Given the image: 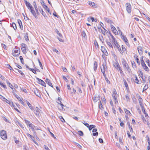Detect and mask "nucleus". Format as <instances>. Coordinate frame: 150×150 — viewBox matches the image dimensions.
<instances>
[{"instance_id": "obj_1", "label": "nucleus", "mask_w": 150, "mask_h": 150, "mask_svg": "<svg viewBox=\"0 0 150 150\" xmlns=\"http://www.w3.org/2000/svg\"><path fill=\"white\" fill-rule=\"evenodd\" d=\"M1 137L2 139L6 140L7 138L6 132L4 130H2L1 131Z\"/></svg>"}, {"instance_id": "obj_2", "label": "nucleus", "mask_w": 150, "mask_h": 150, "mask_svg": "<svg viewBox=\"0 0 150 150\" xmlns=\"http://www.w3.org/2000/svg\"><path fill=\"white\" fill-rule=\"evenodd\" d=\"M126 9L127 12L129 13H130L131 12V4L129 3L126 4Z\"/></svg>"}, {"instance_id": "obj_3", "label": "nucleus", "mask_w": 150, "mask_h": 150, "mask_svg": "<svg viewBox=\"0 0 150 150\" xmlns=\"http://www.w3.org/2000/svg\"><path fill=\"white\" fill-rule=\"evenodd\" d=\"M20 49L18 48V49L15 50L14 51V52L12 53V54L14 57H16L19 55L20 54Z\"/></svg>"}, {"instance_id": "obj_4", "label": "nucleus", "mask_w": 150, "mask_h": 150, "mask_svg": "<svg viewBox=\"0 0 150 150\" xmlns=\"http://www.w3.org/2000/svg\"><path fill=\"white\" fill-rule=\"evenodd\" d=\"M36 79L38 81V83L39 84L45 87L46 86V84L44 81L37 77H36Z\"/></svg>"}, {"instance_id": "obj_5", "label": "nucleus", "mask_w": 150, "mask_h": 150, "mask_svg": "<svg viewBox=\"0 0 150 150\" xmlns=\"http://www.w3.org/2000/svg\"><path fill=\"white\" fill-rule=\"evenodd\" d=\"M34 92L35 95L40 98H41V96L40 94V91L39 90L36 88L34 90Z\"/></svg>"}, {"instance_id": "obj_6", "label": "nucleus", "mask_w": 150, "mask_h": 150, "mask_svg": "<svg viewBox=\"0 0 150 150\" xmlns=\"http://www.w3.org/2000/svg\"><path fill=\"white\" fill-rule=\"evenodd\" d=\"M111 28L112 31L115 35H117L118 34V33L117 32L116 29L113 25H111Z\"/></svg>"}, {"instance_id": "obj_7", "label": "nucleus", "mask_w": 150, "mask_h": 150, "mask_svg": "<svg viewBox=\"0 0 150 150\" xmlns=\"http://www.w3.org/2000/svg\"><path fill=\"white\" fill-rule=\"evenodd\" d=\"M101 50L102 52H103V54H105V55L106 56L108 55V52H107L106 50L104 47H103L102 46H101Z\"/></svg>"}, {"instance_id": "obj_8", "label": "nucleus", "mask_w": 150, "mask_h": 150, "mask_svg": "<svg viewBox=\"0 0 150 150\" xmlns=\"http://www.w3.org/2000/svg\"><path fill=\"white\" fill-rule=\"evenodd\" d=\"M122 63L124 68L128 66L125 59L123 58L122 59Z\"/></svg>"}, {"instance_id": "obj_9", "label": "nucleus", "mask_w": 150, "mask_h": 150, "mask_svg": "<svg viewBox=\"0 0 150 150\" xmlns=\"http://www.w3.org/2000/svg\"><path fill=\"white\" fill-rule=\"evenodd\" d=\"M137 50L139 54L142 55V48L141 46H139L138 47Z\"/></svg>"}, {"instance_id": "obj_10", "label": "nucleus", "mask_w": 150, "mask_h": 150, "mask_svg": "<svg viewBox=\"0 0 150 150\" xmlns=\"http://www.w3.org/2000/svg\"><path fill=\"white\" fill-rule=\"evenodd\" d=\"M117 95L116 90L114 89L112 94V96L113 98L114 99L115 98H117Z\"/></svg>"}, {"instance_id": "obj_11", "label": "nucleus", "mask_w": 150, "mask_h": 150, "mask_svg": "<svg viewBox=\"0 0 150 150\" xmlns=\"http://www.w3.org/2000/svg\"><path fill=\"white\" fill-rule=\"evenodd\" d=\"M114 47H116L117 49L120 52V50H121V48L120 45L118 44L117 41L116 42L114 43Z\"/></svg>"}, {"instance_id": "obj_12", "label": "nucleus", "mask_w": 150, "mask_h": 150, "mask_svg": "<svg viewBox=\"0 0 150 150\" xmlns=\"http://www.w3.org/2000/svg\"><path fill=\"white\" fill-rule=\"evenodd\" d=\"M31 13L33 15L34 17L36 18H38L37 16L36 12L34 11V8L32 9L30 11Z\"/></svg>"}, {"instance_id": "obj_13", "label": "nucleus", "mask_w": 150, "mask_h": 150, "mask_svg": "<svg viewBox=\"0 0 150 150\" xmlns=\"http://www.w3.org/2000/svg\"><path fill=\"white\" fill-rule=\"evenodd\" d=\"M45 82L48 85L50 86L53 87V86L51 82H50V80L49 79H46V80L45 81Z\"/></svg>"}, {"instance_id": "obj_14", "label": "nucleus", "mask_w": 150, "mask_h": 150, "mask_svg": "<svg viewBox=\"0 0 150 150\" xmlns=\"http://www.w3.org/2000/svg\"><path fill=\"white\" fill-rule=\"evenodd\" d=\"M122 50L121 49V50H120V52L122 54H123L124 52L125 51H127V49L126 48H125V47L123 45H122Z\"/></svg>"}, {"instance_id": "obj_15", "label": "nucleus", "mask_w": 150, "mask_h": 150, "mask_svg": "<svg viewBox=\"0 0 150 150\" xmlns=\"http://www.w3.org/2000/svg\"><path fill=\"white\" fill-rule=\"evenodd\" d=\"M39 10L41 11V13L42 15L45 17V18H46V17H47V16L45 13L43 11L42 8L40 7V9L39 8Z\"/></svg>"}, {"instance_id": "obj_16", "label": "nucleus", "mask_w": 150, "mask_h": 150, "mask_svg": "<svg viewBox=\"0 0 150 150\" xmlns=\"http://www.w3.org/2000/svg\"><path fill=\"white\" fill-rule=\"evenodd\" d=\"M27 104L28 105V106L29 108L30 109L32 110H34V108L30 104V103L28 101H26Z\"/></svg>"}, {"instance_id": "obj_17", "label": "nucleus", "mask_w": 150, "mask_h": 150, "mask_svg": "<svg viewBox=\"0 0 150 150\" xmlns=\"http://www.w3.org/2000/svg\"><path fill=\"white\" fill-rule=\"evenodd\" d=\"M109 34H110V35L112 39V42H113L114 43L115 42H116L117 41L116 40L115 38L113 36V35H112V34L110 32H109Z\"/></svg>"}, {"instance_id": "obj_18", "label": "nucleus", "mask_w": 150, "mask_h": 150, "mask_svg": "<svg viewBox=\"0 0 150 150\" xmlns=\"http://www.w3.org/2000/svg\"><path fill=\"white\" fill-rule=\"evenodd\" d=\"M100 97L99 96H94V98L93 99V101L96 102L98 100L100 99Z\"/></svg>"}, {"instance_id": "obj_19", "label": "nucleus", "mask_w": 150, "mask_h": 150, "mask_svg": "<svg viewBox=\"0 0 150 150\" xmlns=\"http://www.w3.org/2000/svg\"><path fill=\"white\" fill-rule=\"evenodd\" d=\"M93 69L95 71H96L97 69V67H98V64L97 63L96 61H94L93 63Z\"/></svg>"}, {"instance_id": "obj_20", "label": "nucleus", "mask_w": 150, "mask_h": 150, "mask_svg": "<svg viewBox=\"0 0 150 150\" xmlns=\"http://www.w3.org/2000/svg\"><path fill=\"white\" fill-rule=\"evenodd\" d=\"M142 65L144 69L145 70V71H148L149 70V69L146 66V64L145 63L144 64H142Z\"/></svg>"}, {"instance_id": "obj_21", "label": "nucleus", "mask_w": 150, "mask_h": 150, "mask_svg": "<svg viewBox=\"0 0 150 150\" xmlns=\"http://www.w3.org/2000/svg\"><path fill=\"white\" fill-rule=\"evenodd\" d=\"M134 58L135 59H136V60L137 62V63L139 65H140V62L139 61V60L138 58L137 55L136 54H135L134 56Z\"/></svg>"}, {"instance_id": "obj_22", "label": "nucleus", "mask_w": 150, "mask_h": 150, "mask_svg": "<svg viewBox=\"0 0 150 150\" xmlns=\"http://www.w3.org/2000/svg\"><path fill=\"white\" fill-rule=\"evenodd\" d=\"M11 27L13 28L14 30H16L17 29V27L16 24L14 23H12V24H10Z\"/></svg>"}, {"instance_id": "obj_23", "label": "nucleus", "mask_w": 150, "mask_h": 150, "mask_svg": "<svg viewBox=\"0 0 150 150\" xmlns=\"http://www.w3.org/2000/svg\"><path fill=\"white\" fill-rule=\"evenodd\" d=\"M24 1L27 8H28L29 6L31 5L30 3L29 2H28L26 0H24Z\"/></svg>"}, {"instance_id": "obj_24", "label": "nucleus", "mask_w": 150, "mask_h": 150, "mask_svg": "<svg viewBox=\"0 0 150 150\" xmlns=\"http://www.w3.org/2000/svg\"><path fill=\"white\" fill-rule=\"evenodd\" d=\"M127 125H128V127L130 129V132H133L132 128L131 126L130 123L129 122H127Z\"/></svg>"}, {"instance_id": "obj_25", "label": "nucleus", "mask_w": 150, "mask_h": 150, "mask_svg": "<svg viewBox=\"0 0 150 150\" xmlns=\"http://www.w3.org/2000/svg\"><path fill=\"white\" fill-rule=\"evenodd\" d=\"M21 49L22 52L24 54H25L27 52V49L26 48V47H21Z\"/></svg>"}, {"instance_id": "obj_26", "label": "nucleus", "mask_w": 150, "mask_h": 150, "mask_svg": "<svg viewBox=\"0 0 150 150\" xmlns=\"http://www.w3.org/2000/svg\"><path fill=\"white\" fill-rule=\"evenodd\" d=\"M104 19L105 21H107L108 23H110L111 24L112 23V21L111 20L109 19L108 18H107L105 17L104 18Z\"/></svg>"}, {"instance_id": "obj_27", "label": "nucleus", "mask_w": 150, "mask_h": 150, "mask_svg": "<svg viewBox=\"0 0 150 150\" xmlns=\"http://www.w3.org/2000/svg\"><path fill=\"white\" fill-rule=\"evenodd\" d=\"M114 67L117 69H118V68H119V67H120L119 64L118 62L115 63L114 64Z\"/></svg>"}, {"instance_id": "obj_28", "label": "nucleus", "mask_w": 150, "mask_h": 150, "mask_svg": "<svg viewBox=\"0 0 150 150\" xmlns=\"http://www.w3.org/2000/svg\"><path fill=\"white\" fill-rule=\"evenodd\" d=\"M29 127L31 128L33 131H34L35 130L34 128H35V126L32 124H30Z\"/></svg>"}, {"instance_id": "obj_29", "label": "nucleus", "mask_w": 150, "mask_h": 150, "mask_svg": "<svg viewBox=\"0 0 150 150\" xmlns=\"http://www.w3.org/2000/svg\"><path fill=\"white\" fill-rule=\"evenodd\" d=\"M106 42L107 43L109 47H110L112 48V49L113 48V47L112 45H111V43L110 42L108 41V40H107L106 41Z\"/></svg>"}, {"instance_id": "obj_30", "label": "nucleus", "mask_w": 150, "mask_h": 150, "mask_svg": "<svg viewBox=\"0 0 150 150\" xmlns=\"http://www.w3.org/2000/svg\"><path fill=\"white\" fill-rule=\"evenodd\" d=\"M123 81L124 83V84L125 86V87H126L127 89H129V87L126 81V80L125 79H123Z\"/></svg>"}, {"instance_id": "obj_31", "label": "nucleus", "mask_w": 150, "mask_h": 150, "mask_svg": "<svg viewBox=\"0 0 150 150\" xmlns=\"http://www.w3.org/2000/svg\"><path fill=\"white\" fill-rule=\"evenodd\" d=\"M96 126L95 125H89L88 128L89 130L90 131H91L92 129L94 128Z\"/></svg>"}, {"instance_id": "obj_32", "label": "nucleus", "mask_w": 150, "mask_h": 150, "mask_svg": "<svg viewBox=\"0 0 150 150\" xmlns=\"http://www.w3.org/2000/svg\"><path fill=\"white\" fill-rule=\"evenodd\" d=\"M122 39L125 42L126 41H128V40L126 36L123 35H122L121 37Z\"/></svg>"}, {"instance_id": "obj_33", "label": "nucleus", "mask_w": 150, "mask_h": 150, "mask_svg": "<svg viewBox=\"0 0 150 150\" xmlns=\"http://www.w3.org/2000/svg\"><path fill=\"white\" fill-rule=\"evenodd\" d=\"M148 84H146L144 87L143 89V91L142 92H143L145 91H146L147 90V89L148 88Z\"/></svg>"}, {"instance_id": "obj_34", "label": "nucleus", "mask_w": 150, "mask_h": 150, "mask_svg": "<svg viewBox=\"0 0 150 150\" xmlns=\"http://www.w3.org/2000/svg\"><path fill=\"white\" fill-rule=\"evenodd\" d=\"M138 71V73L139 74V75L141 77V78L144 77L143 74V73L142 72V71H141L140 70V69H139Z\"/></svg>"}, {"instance_id": "obj_35", "label": "nucleus", "mask_w": 150, "mask_h": 150, "mask_svg": "<svg viewBox=\"0 0 150 150\" xmlns=\"http://www.w3.org/2000/svg\"><path fill=\"white\" fill-rule=\"evenodd\" d=\"M11 104L12 105V107L14 108V109L16 110L17 111L19 112H20V111L17 108H16L15 105L13 104V102H11Z\"/></svg>"}, {"instance_id": "obj_36", "label": "nucleus", "mask_w": 150, "mask_h": 150, "mask_svg": "<svg viewBox=\"0 0 150 150\" xmlns=\"http://www.w3.org/2000/svg\"><path fill=\"white\" fill-rule=\"evenodd\" d=\"M81 35L82 37H83L84 38H86V33L84 31H82Z\"/></svg>"}, {"instance_id": "obj_37", "label": "nucleus", "mask_w": 150, "mask_h": 150, "mask_svg": "<svg viewBox=\"0 0 150 150\" xmlns=\"http://www.w3.org/2000/svg\"><path fill=\"white\" fill-rule=\"evenodd\" d=\"M34 111V113L38 117L39 116V111L38 110H36V111L34 109L33 110Z\"/></svg>"}, {"instance_id": "obj_38", "label": "nucleus", "mask_w": 150, "mask_h": 150, "mask_svg": "<svg viewBox=\"0 0 150 150\" xmlns=\"http://www.w3.org/2000/svg\"><path fill=\"white\" fill-rule=\"evenodd\" d=\"M15 69L17 71L22 75L24 77L25 76L24 74L23 73L21 70L16 68H15Z\"/></svg>"}, {"instance_id": "obj_39", "label": "nucleus", "mask_w": 150, "mask_h": 150, "mask_svg": "<svg viewBox=\"0 0 150 150\" xmlns=\"http://www.w3.org/2000/svg\"><path fill=\"white\" fill-rule=\"evenodd\" d=\"M24 121L26 124L29 126L30 124H32L30 122V121H28V120H27L26 119H24Z\"/></svg>"}, {"instance_id": "obj_40", "label": "nucleus", "mask_w": 150, "mask_h": 150, "mask_svg": "<svg viewBox=\"0 0 150 150\" xmlns=\"http://www.w3.org/2000/svg\"><path fill=\"white\" fill-rule=\"evenodd\" d=\"M0 85L1 86L3 87L5 89H6L7 87L6 85L4 84V83H2L1 81H0Z\"/></svg>"}, {"instance_id": "obj_41", "label": "nucleus", "mask_w": 150, "mask_h": 150, "mask_svg": "<svg viewBox=\"0 0 150 150\" xmlns=\"http://www.w3.org/2000/svg\"><path fill=\"white\" fill-rule=\"evenodd\" d=\"M88 4L89 5L91 6L92 7H93L95 6V4L93 2L89 1L88 2Z\"/></svg>"}, {"instance_id": "obj_42", "label": "nucleus", "mask_w": 150, "mask_h": 150, "mask_svg": "<svg viewBox=\"0 0 150 150\" xmlns=\"http://www.w3.org/2000/svg\"><path fill=\"white\" fill-rule=\"evenodd\" d=\"M125 68L127 69V71H128L129 73H130L132 72L131 69L130 67H129V65L127 66V67H125Z\"/></svg>"}, {"instance_id": "obj_43", "label": "nucleus", "mask_w": 150, "mask_h": 150, "mask_svg": "<svg viewBox=\"0 0 150 150\" xmlns=\"http://www.w3.org/2000/svg\"><path fill=\"white\" fill-rule=\"evenodd\" d=\"M102 65L103 66V69H104V70H106V69H107V66H106V62H105V63H104L103 64H102Z\"/></svg>"}, {"instance_id": "obj_44", "label": "nucleus", "mask_w": 150, "mask_h": 150, "mask_svg": "<svg viewBox=\"0 0 150 150\" xmlns=\"http://www.w3.org/2000/svg\"><path fill=\"white\" fill-rule=\"evenodd\" d=\"M6 83L8 85L9 87L11 88L12 87H13V85L11 84L10 83V82L8 81H6Z\"/></svg>"}, {"instance_id": "obj_45", "label": "nucleus", "mask_w": 150, "mask_h": 150, "mask_svg": "<svg viewBox=\"0 0 150 150\" xmlns=\"http://www.w3.org/2000/svg\"><path fill=\"white\" fill-rule=\"evenodd\" d=\"M78 134L80 136H82L83 135V132L81 130H79L78 131Z\"/></svg>"}, {"instance_id": "obj_46", "label": "nucleus", "mask_w": 150, "mask_h": 150, "mask_svg": "<svg viewBox=\"0 0 150 150\" xmlns=\"http://www.w3.org/2000/svg\"><path fill=\"white\" fill-rule=\"evenodd\" d=\"M59 118L61 120V121L62 122H65V120L62 116H59Z\"/></svg>"}, {"instance_id": "obj_47", "label": "nucleus", "mask_w": 150, "mask_h": 150, "mask_svg": "<svg viewBox=\"0 0 150 150\" xmlns=\"http://www.w3.org/2000/svg\"><path fill=\"white\" fill-rule=\"evenodd\" d=\"M58 101H57V103L59 104L60 105L62 103V102L61 101V100H62V99L60 97H58Z\"/></svg>"}, {"instance_id": "obj_48", "label": "nucleus", "mask_w": 150, "mask_h": 150, "mask_svg": "<svg viewBox=\"0 0 150 150\" xmlns=\"http://www.w3.org/2000/svg\"><path fill=\"white\" fill-rule=\"evenodd\" d=\"M56 32L57 33V34L59 36V37L62 38V35L59 33V31H58V30L57 29H56Z\"/></svg>"}, {"instance_id": "obj_49", "label": "nucleus", "mask_w": 150, "mask_h": 150, "mask_svg": "<svg viewBox=\"0 0 150 150\" xmlns=\"http://www.w3.org/2000/svg\"><path fill=\"white\" fill-rule=\"evenodd\" d=\"M38 63H39V65H40L41 68L42 69H43L42 65V63H41V62L40 61V60H39V59L38 58Z\"/></svg>"}, {"instance_id": "obj_50", "label": "nucleus", "mask_w": 150, "mask_h": 150, "mask_svg": "<svg viewBox=\"0 0 150 150\" xmlns=\"http://www.w3.org/2000/svg\"><path fill=\"white\" fill-rule=\"evenodd\" d=\"M30 71H32L34 74H37V72H36V70L34 69H32V68H30Z\"/></svg>"}, {"instance_id": "obj_51", "label": "nucleus", "mask_w": 150, "mask_h": 150, "mask_svg": "<svg viewBox=\"0 0 150 150\" xmlns=\"http://www.w3.org/2000/svg\"><path fill=\"white\" fill-rule=\"evenodd\" d=\"M131 63H132V66L133 68H134V67L136 68V67H137L134 61L132 62Z\"/></svg>"}, {"instance_id": "obj_52", "label": "nucleus", "mask_w": 150, "mask_h": 150, "mask_svg": "<svg viewBox=\"0 0 150 150\" xmlns=\"http://www.w3.org/2000/svg\"><path fill=\"white\" fill-rule=\"evenodd\" d=\"M25 38L26 41H27L28 40H29L28 39V35L27 33H26L25 35Z\"/></svg>"}, {"instance_id": "obj_53", "label": "nucleus", "mask_w": 150, "mask_h": 150, "mask_svg": "<svg viewBox=\"0 0 150 150\" xmlns=\"http://www.w3.org/2000/svg\"><path fill=\"white\" fill-rule=\"evenodd\" d=\"M99 39L100 41H101L102 43H104V39L102 36H101L99 38Z\"/></svg>"}, {"instance_id": "obj_54", "label": "nucleus", "mask_w": 150, "mask_h": 150, "mask_svg": "<svg viewBox=\"0 0 150 150\" xmlns=\"http://www.w3.org/2000/svg\"><path fill=\"white\" fill-rule=\"evenodd\" d=\"M138 100H139V102L141 103V102H142V101H143L142 99V98H141V96L139 95L138 96Z\"/></svg>"}, {"instance_id": "obj_55", "label": "nucleus", "mask_w": 150, "mask_h": 150, "mask_svg": "<svg viewBox=\"0 0 150 150\" xmlns=\"http://www.w3.org/2000/svg\"><path fill=\"white\" fill-rule=\"evenodd\" d=\"M3 100L6 103L9 104V105H11V103L6 98H5L4 100Z\"/></svg>"}, {"instance_id": "obj_56", "label": "nucleus", "mask_w": 150, "mask_h": 150, "mask_svg": "<svg viewBox=\"0 0 150 150\" xmlns=\"http://www.w3.org/2000/svg\"><path fill=\"white\" fill-rule=\"evenodd\" d=\"M7 67L10 70H14L13 69L12 67L9 64H7Z\"/></svg>"}, {"instance_id": "obj_57", "label": "nucleus", "mask_w": 150, "mask_h": 150, "mask_svg": "<svg viewBox=\"0 0 150 150\" xmlns=\"http://www.w3.org/2000/svg\"><path fill=\"white\" fill-rule=\"evenodd\" d=\"M91 19L92 22H96L97 21L96 19H95L93 17H91Z\"/></svg>"}, {"instance_id": "obj_58", "label": "nucleus", "mask_w": 150, "mask_h": 150, "mask_svg": "<svg viewBox=\"0 0 150 150\" xmlns=\"http://www.w3.org/2000/svg\"><path fill=\"white\" fill-rule=\"evenodd\" d=\"M32 140L33 142L35 144H37V143L36 142V141L35 140V138L33 136H32L30 138Z\"/></svg>"}, {"instance_id": "obj_59", "label": "nucleus", "mask_w": 150, "mask_h": 150, "mask_svg": "<svg viewBox=\"0 0 150 150\" xmlns=\"http://www.w3.org/2000/svg\"><path fill=\"white\" fill-rule=\"evenodd\" d=\"M99 107H100V108L101 110H102L103 108V105L101 103V101H100Z\"/></svg>"}, {"instance_id": "obj_60", "label": "nucleus", "mask_w": 150, "mask_h": 150, "mask_svg": "<svg viewBox=\"0 0 150 150\" xmlns=\"http://www.w3.org/2000/svg\"><path fill=\"white\" fill-rule=\"evenodd\" d=\"M118 69H119V70L120 71L121 74H123V72L120 67H119V68H118Z\"/></svg>"}, {"instance_id": "obj_61", "label": "nucleus", "mask_w": 150, "mask_h": 150, "mask_svg": "<svg viewBox=\"0 0 150 150\" xmlns=\"http://www.w3.org/2000/svg\"><path fill=\"white\" fill-rule=\"evenodd\" d=\"M124 110L126 114L129 115V114H130V112L129 110L126 109H124Z\"/></svg>"}, {"instance_id": "obj_62", "label": "nucleus", "mask_w": 150, "mask_h": 150, "mask_svg": "<svg viewBox=\"0 0 150 150\" xmlns=\"http://www.w3.org/2000/svg\"><path fill=\"white\" fill-rule=\"evenodd\" d=\"M135 82L138 84H140L139 83V81L138 80V79L137 76H136V77H135Z\"/></svg>"}, {"instance_id": "obj_63", "label": "nucleus", "mask_w": 150, "mask_h": 150, "mask_svg": "<svg viewBox=\"0 0 150 150\" xmlns=\"http://www.w3.org/2000/svg\"><path fill=\"white\" fill-rule=\"evenodd\" d=\"M35 8V11H36V15L37 14V15H39L40 14V13H39V12H38V7H36V8Z\"/></svg>"}, {"instance_id": "obj_64", "label": "nucleus", "mask_w": 150, "mask_h": 150, "mask_svg": "<svg viewBox=\"0 0 150 150\" xmlns=\"http://www.w3.org/2000/svg\"><path fill=\"white\" fill-rule=\"evenodd\" d=\"M43 147L46 150H50L48 147L46 146V145H44L43 146Z\"/></svg>"}]
</instances>
